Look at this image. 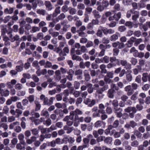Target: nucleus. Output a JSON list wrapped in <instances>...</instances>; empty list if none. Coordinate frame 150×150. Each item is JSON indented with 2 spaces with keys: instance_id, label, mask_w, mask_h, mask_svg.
<instances>
[{
  "instance_id": "f257e3e1",
  "label": "nucleus",
  "mask_w": 150,
  "mask_h": 150,
  "mask_svg": "<svg viewBox=\"0 0 150 150\" xmlns=\"http://www.w3.org/2000/svg\"><path fill=\"white\" fill-rule=\"evenodd\" d=\"M96 5L98 6L97 10L100 12H102L105 8L108 6L109 3L108 1H103L101 4L100 2L98 1L96 3Z\"/></svg>"
},
{
  "instance_id": "f03ea898",
  "label": "nucleus",
  "mask_w": 150,
  "mask_h": 150,
  "mask_svg": "<svg viewBox=\"0 0 150 150\" xmlns=\"http://www.w3.org/2000/svg\"><path fill=\"white\" fill-rule=\"evenodd\" d=\"M9 37L10 38V40L12 42H13L15 41H16V46H18L20 44V42L21 41V40L20 38V37L18 35H16L13 36L12 34L11 33L9 34Z\"/></svg>"
},
{
  "instance_id": "7ed1b4c3",
  "label": "nucleus",
  "mask_w": 150,
  "mask_h": 150,
  "mask_svg": "<svg viewBox=\"0 0 150 150\" xmlns=\"http://www.w3.org/2000/svg\"><path fill=\"white\" fill-rule=\"evenodd\" d=\"M83 103L88 107H92L96 103V100L95 99L86 98L84 100Z\"/></svg>"
},
{
  "instance_id": "20e7f679",
  "label": "nucleus",
  "mask_w": 150,
  "mask_h": 150,
  "mask_svg": "<svg viewBox=\"0 0 150 150\" xmlns=\"http://www.w3.org/2000/svg\"><path fill=\"white\" fill-rule=\"evenodd\" d=\"M69 50L68 47H65L62 50L61 52H60L59 54L60 56H66L67 54L69 53Z\"/></svg>"
},
{
  "instance_id": "39448f33",
  "label": "nucleus",
  "mask_w": 150,
  "mask_h": 150,
  "mask_svg": "<svg viewBox=\"0 0 150 150\" xmlns=\"http://www.w3.org/2000/svg\"><path fill=\"white\" fill-rule=\"evenodd\" d=\"M55 99V98L54 97H51L49 99L47 98L46 99L45 102H44L43 104L44 105H47L50 106L52 104L53 100Z\"/></svg>"
},
{
  "instance_id": "423d86ee",
  "label": "nucleus",
  "mask_w": 150,
  "mask_h": 150,
  "mask_svg": "<svg viewBox=\"0 0 150 150\" xmlns=\"http://www.w3.org/2000/svg\"><path fill=\"white\" fill-rule=\"evenodd\" d=\"M135 39V38L134 37H131L125 44L126 46L128 47H131L132 46L133 42H134Z\"/></svg>"
},
{
  "instance_id": "0eeeda50",
  "label": "nucleus",
  "mask_w": 150,
  "mask_h": 150,
  "mask_svg": "<svg viewBox=\"0 0 150 150\" xmlns=\"http://www.w3.org/2000/svg\"><path fill=\"white\" fill-rule=\"evenodd\" d=\"M137 123L133 121H131L129 123L126 124L125 126V128H129L131 127L132 128H134L137 126Z\"/></svg>"
},
{
  "instance_id": "6e6552de",
  "label": "nucleus",
  "mask_w": 150,
  "mask_h": 150,
  "mask_svg": "<svg viewBox=\"0 0 150 150\" xmlns=\"http://www.w3.org/2000/svg\"><path fill=\"white\" fill-rule=\"evenodd\" d=\"M14 8H13L9 7L5 8L4 13L6 14H11L14 12Z\"/></svg>"
},
{
  "instance_id": "1a4fd4ad",
  "label": "nucleus",
  "mask_w": 150,
  "mask_h": 150,
  "mask_svg": "<svg viewBox=\"0 0 150 150\" xmlns=\"http://www.w3.org/2000/svg\"><path fill=\"white\" fill-rule=\"evenodd\" d=\"M18 138L20 141V143L23 145H25L26 143L24 139V136L23 134L21 133L18 134Z\"/></svg>"
},
{
  "instance_id": "9d476101",
  "label": "nucleus",
  "mask_w": 150,
  "mask_h": 150,
  "mask_svg": "<svg viewBox=\"0 0 150 150\" xmlns=\"http://www.w3.org/2000/svg\"><path fill=\"white\" fill-rule=\"evenodd\" d=\"M47 73V71L46 69H42L41 70L38 69L36 72V74L38 76H40L41 75H45Z\"/></svg>"
},
{
  "instance_id": "9b49d317",
  "label": "nucleus",
  "mask_w": 150,
  "mask_h": 150,
  "mask_svg": "<svg viewBox=\"0 0 150 150\" xmlns=\"http://www.w3.org/2000/svg\"><path fill=\"white\" fill-rule=\"evenodd\" d=\"M40 114L41 116L45 117L46 118L48 117L49 116V113L46 108H44L41 110Z\"/></svg>"
},
{
  "instance_id": "f8f14e48",
  "label": "nucleus",
  "mask_w": 150,
  "mask_h": 150,
  "mask_svg": "<svg viewBox=\"0 0 150 150\" xmlns=\"http://www.w3.org/2000/svg\"><path fill=\"white\" fill-rule=\"evenodd\" d=\"M71 114H72L73 117L74 116H76L78 115H81L83 114V112L78 108L76 109L75 110L71 111Z\"/></svg>"
},
{
  "instance_id": "ddd939ff",
  "label": "nucleus",
  "mask_w": 150,
  "mask_h": 150,
  "mask_svg": "<svg viewBox=\"0 0 150 150\" xmlns=\"http://www.w3.org/2000/svg\"><path fill=\"white\" fill-rule=\"evenodd\" d=\"M137 68H134L133 69V73L135 75H137L139 72H141L142 70V67L139 65H137Z\"/></svg>"
},
{
  "instance_id": "4468645a",
  "label": "nucleus",
  "mask_w": 150,
  "mask_h": 150,
  "mask_svg": "<svg viewBox=\"0 0 150 150\" xmlns=\"http://www.w3.org/2000/svg\"><path fill=\"white\" fill-rule=\"evenodd\" d=\"M99 110L98 112L99 113L103 114L105 113V111L104 109L105 108V105L102 103L98 105Z\"/></svg>"
},
{
  "instance_id": "2eb2a0df",
  "label": "nucleus",
  "mask_w": 150,
  "mask_h": 150,
  "mask_svg": "<svg viewBox=\"0 0 150 150\" xmlns=\"http://www.w3.org/2000/svg\"><path fill=\"white\" fill-rule=\"evenodd\" d=\"M20 123L16 121L11 123L9 125V128L11 129H14L18 125H19Z\"/></svg>"
},
{
  "instance_id": "dca6fc26",
  "label": "nucleus",
  "mask_w": 150,
  "mask_h": 150,
  "mask_svg": "<svg viewBox=\"0 0 150 150\" xmlns=\"http://www.w3.org/2000/svg\"><path fill=\"white\" fill-rule=\"evenodd\" d=\"M105 123L103 121L98 120L94 124V126L96 128L101 127L103 125L105 126Z\"/></svg>"
},
{
  "instance_id": "f3484780",
  "label": "nucleus",
  "mask_w": 150,
  "mask_h": 150,
  "mask_svg": "<svg viewBox=\"0 0 150 150\" xmlns=\"http://www.w3.org/2000/svg\"><path fill=\"white\" fill-rule=\"evenodd\" d=\"M129 52L130 53L133 54L134 56L135 57H137V55L138 54V52L137 50L134 47H132L130 49Z\"/></svg>"
},
{
  "instance_id": "a211bd4d",
  "label": "nucleus",
  "mask_w": 150,
  "mask_h": 150,
  "mask_svg": "<svg viewBox=\"0 0 150 150\" xmlns=\"http://www.w3.org/2000/svg\"><path fill=\"white\" fill-rule=\"evenodd\" d=\"M46 8L48 11H51L52 8V6L50 1H46L45 3Z\"/></svg>"
},
{
  "instance_id": "6ab92c4d",
  "label": "nucleus",
  "mask_w": 150,
  "mask_h": 150,
  "mask_svg": "<svg viewBox=\"0 0 150 150\" xmlns=\"http://www.w3.org/2000/svg\"><path fill=\"white\" fill-rule=\"evenodd\" d=\"M119 33H116L115 34L111 35L110 37V40L111 41H115L117 40L118 38Z\"/></svg>"
},
{
  "instance_id": "aec40b11",
  "label": "nucleus",
  "mask_w": 150,
  "mask_h": 150,
  "mask_svg": "<svg viewBox=\"0 0 150 150\" xmlns=\"http://www.w3.org/2000/svg\"><path fill=\"white\" fill-rule=\"evenodd\" d=\"M115 91L112 88H110L109 89L107 94L109 98H113L114 97V93Z\"/></svg>"
},
{
  "instance_id": "412c9836",
  "label": "nucleus",
  "mask_w": 150,
  "mask_h": 150,
  "mask_svg": "<svg viewBox=\"0 0 150 150\" xmlns=\"http://www.w3.org/2000/svg\"><path fill=\"white\" fill-rule=\"evenodd\" d=\"M74 117L71 114V112H70V115L69 116H66L63 119V120L64 121L67 122L69 121V119H70L71 120H74Z\"/></svg>"
},
{
  "instance_id": "4be33fe9",
  "label": "nucleus",
  "mask_w": 150,
  "mask_h": 150,
  "mask_svg": "<svg viewBox=\"0 0 150 150\" xmlns=\"http://www.w3.org/2000/svg\"><path fill=\"white\" fill-rule=\"evenodd\" d=\"M37 13L38 14L43 16H44L47 14L46 10L43 9H38L37 11Z\"/></svg>"
},
{
  "instance_id": "5701e85b",
  "label": "nucleus",
  "mask_w": 150,
  "mask_h": 150,
  "mask_svg": "<svg viewBox=\"0 0 150 150\" xmlns=\"http://www.w3.org/2000/svg\"><path fill=\"white\" fill-rule=\"evenodd\" d=\"M56 107L58 108H65L67 107V105L65 103H57L55 104Z\"/></svg>"
},
{
  "instance_id": "b1692460",
  "label": "nucleus",
  "mask_w": 150,
  "mask_h": 150,
  "mask_svg": "<svg viewBox=\"0 0 150 150\" xmlns=\"http://www.w3.org/2000/svg\"><path fill=\"white\" fill-rule=\"evenodd\" d=\"M84 76L85 77V79L86 81H88L90 79V76L88 71L87 70H85L83 72Z\"/></svg>"
},
{
  "instance_id": "393cba45",
  "label": "nucleus",
  "mask_w": 150,
  "mask_h": 150,
  "mask_svg": "<svg viewBox=\"0 0 150 150\" xmlns=\"http://www.w3.org/2000/svg\"><path fill=\"white\" fill-rule=\"evenodd\" d=\"M104 142L107 144H109L111 143L112 141V137H108L105 138L104 140Z\"/></svg>"
},
{
  "instance_id": "a878e982",
  "label": "nucleus",
  "mask_w": 150,
  "mask_h": 150,
  "mask_svg": "<svg viewBox=\"0 0 150 150\" xmlns=\"http://www.w3.org/2000/svg\"><path fill=\"white\" fill-rule=\"evenodd\" d=\"M72 59L73 60H76V61H80L81 60L83 61V59L80 57L76 55L75 54H72Z\"/></svg>"
},
{
  "instance_id": "bb28decb",
  "label": "nucleus",
  "mask_w": 150,
  "mask_h": 150,
  "mask_svg": "<svg viewBox=\"0 0 150 150\" xmlns=\"http://www.w3.org/2000/svg\"><path fill=\"white\" fill-rule=\"evenodd\" d=\"M65 17V15L64 13H62L56 18V21L57 22H58L59 20H61L64 19Z\"/></svg>"
},
{
  "instance_id": "cd10ccee",
  "label": "nucleus",
  "mask_w": 150,
  "mask_h": 150,
  "mask_svg": "<svg viewBox=\"0 0 150 150\" xmlns=\"http://www.w3.org/2000/svg\"><path fill=\"white\" fill-rule=\"evenodd\" d=\"M114 10L112 11L113 12H115L116 11H119L120 10V6L119 4H116L113 7Z\"/></svg>"
},
{
  "instance_id": "c85d7f7f",
  "label": "nucleus",
  "mask_w": 150,
  "mask_h": 150,
  "mask_svg": "<svg viewBox=\"0 0 150 150\" xmlns=\"http://www.w3.org/2000/svg\"><path fill=\"white\" fill-rule=\"evenodd\" d=\"M139 12L137 11L134 12V15H132V18L133 20L136 21L139 18Z\"/></svg>"
},
{
  "instance_id": "c756f323",
  "label": "nucleus",
  "mask_w": 150,
  "mask_h": 150,
  "mask_svg": "<svg viewBox=\"0 0 150 150\" xmlns=\"http://www.w3.org/2000/svg\"><path fill=\"white\" fill-rule=\"evenodd\" d=\"M121 13L120 12H119L117 13H115L114 15V18L115 20L116 21H118L121 18Z\"/></svg>"
},
{
  "instance_id": "7c9ffc66",
  "label": "nucleus",
  "mask_w": 150,
  "mask_h": 150,
  "mask_svg": "<svg viewBox=\"0 0 150 150\" xmlns=\"http://www.w3.org/2000/svg\"><path fill=\"white\" fill-rule=\"evenodd\" d=\"M106 66L104 64H102L100 65V68L101 70V72L102 73L106 74L107 73V70L105 69Z\"/></svg>"
},
{
  "instance_id": "2f4dec72",
  "label": "nucleus",
  "mask_w": 150,
  "mask_h": 150,
  "mask_svg": "<svg viewBox=\"0 0 150 150\" xmlns=\"http://www.w3.org/2000/svg\"><path fill=\"white\" fill-rule=\"evenodd\" d=\"M142 80L143 82H145L148 80V73H143L142 75Z\"/></svg>"
},
{
  "instance_id": "473e14b6",
  "label": "nucleus",
  "mask_w": 150,
  "mask_h": 150,
  "mask_svg": "<svg viewBox=\"0 0 150 150\" xmlns=\"http://www.w3.org/2000/svg\"><path fill=\"white\" fill-rule=\"evenodd\" d=\"M52 123V121L49 118L44 121L43 124L47 127H48Z\"/></svg>"
},
{
  "instance_id": "72a5a7b5",
  "label": "nucleus",
  "mask_w": 150,
  "mask_h": 150,
  "mask_svg": "<svg viewBox=\"0 0 150 150\" xmlns=\"http://www.w3.org/2000/svg\"><path fill=\"white\" fill-rule=\"evenodd\" d=\"M34 103L35 105V110L36 111H38L40 109L41 105L38 101H35Z\"/></svg>"
},
{
  "instance_id": "f704fd0d",
  "label": "nucleus",
  "mask_w": 150,
  "mask_h": 150,
  "mask_svg": "<svg viewBox=\"0 0 150 150\" xmlns=\"http://www.w3.org/2000/svg\"><path fill=\"white\" fill-rule=\"evenodd\" d=\"M89 139L88 138H84L83 139V142L84 144V146H87V148L89 146Z\"/></svg>"
},
{
  "instance_id": "c9c22d12",
  "label": "nucleus",
  "mask_w": 150,
  "mask_h": 150,
  "mask_svg": "<svg viewBox=\"0 0 150 150\" xmlns=\"http://www.w3.org/2000/svg\"><path fill=\"white\" fill-rule=\"evenodd\" d=\"M93 13L96 18H99L101 17V16L99 14V12L96 10H93Z\"/></svg>"
},
{
  "instance_id": "e433bc0d",
  "label": "nucleus",
  "mask_w": 150,
  "mask_h": 150,
  "mask_svg": "<svg viewBox=\"0 0 150 150\" xmlns=\"http://www.w3.org/2000/svg\"><path fill=\"white\" fill-rule=\"evenodd\" d=\"M138 7L139 9L141 8H144L146 6V4L145 2H144L143 1H140L138 3Z\"/></svg>"
},
{
  "instance_id": "4c0bfd02",
  "label": "nucleus",
  "mask_w": 150,
  "mask_h": 150,
  "mask_svg": "<svg viewBox=\"0 0 150 150\" xmlns=\"http://www.w3.org/2000/svg\"><path fill=\"white\" fill-rule=\"evenodd\" d=\"M83 101V99L81 97L78 98L76 100V105L77 107H78L79 105L81 104Z\"/></svg>"
},
{
  "instance_id": "58836bf2",
  "label": "nucleus",
  "mask_w": 150,
  "mask_h": 150,
  "mask_svg": "<svg viewBox=\"0 0 150 150\" xmlns=\"http://www.w3.org/2000/svg\"><path fill=\"white\" fill-rule=\"evenodd\" d=\"M40 30V28L38 27L33 26L32 28V29L30 31L31 33H34Z\"/></svg>"
},
{
  "instance_id": "ea45409f",
  "label": "nucleus",
  "mask_w": 150,
  "mask_h": 150,
  "mask_svg": "<svg viewBox=\"0 0 150 150\" xmlns=\"http://www.w3.org/2000/svg\"><path fill=\"white\" fill-rule=\"evenodd\" d=\"M75 119L76 120H77L80 123L83 122L84 121V118L83 117H79L78 115H76L75 116Z\"/></svg>"
},
{
  "instance_id": "a19ab883",
  "label": "nucleus",
  "mask_w": 150,
  "mask_h": 150,
  "mask_svg": "<svg viewBox=\"0 0 150 150\" xmlns=\"http://www.w3.org/2000/svg\"><path fill=\"white\" fill-rule=\"evenodd\" d=\"M27 98L28 99V101H29L30 103H31L34 101V96L33 95H30L29 97H28Z\"/></svg>"
},
{
  "instance_id": "79ce46f5",
  "label": "nucleus",
  "mask_w": 150,
  "mask_h": 150,
  "mask_svg": "<svg viewBox=\"0 0 150 150\" xmlns=\"http://www.w3.org/2000/svg\"><path fill=\"white\" fill-rule=\"evenodd\" d=\"M21 143L18 144L16 146V148L20 150H24L25 149V146H22Z\"/></svg>"
},
{
  "instance_id": "37998d69",
  "label": "nucleus",
  "mask_w": 150,
  "mask_h": 150,
  "mask_svg": "<svg viewBox=\"0 0 150 150\" xmlns=\"http://www.w3.org/2000/svg\"><path fill=\"white\" fill-rule=\"evenodd\" d=\"M23 87V85L20 83L16 84L15 86V88L16 90H20Z\"/></svg>"
},
{
  "instance_id": "c03bdc74",
  "label": "nucleus",
  "mask_w": 150,
  "mask_h": 150,
  "mask_svg": "<svg viewBox=\"0 0 150 150\" xmlns=\"http://www.w3.org/2000/svg\"><path fill=\"white\" fill-rule=\"evenodd\" d=\"M130 62L132 65L134 66L137 64V59L132 57L131 58Z\"/></svg>"
},
{
  "instance_id": "a18cd8bd",
  "label": "nucleus",
  "mask_w": 150,
  "mask_h": 150,
  "mask_svg": "<svg viewBox=\"0 0 150 150\" xmlns=\"http://www.w3.org/2000/svg\"><path fill=\"white\" fill-rule=\"evenodd\" d=\"M26 45L27 46H29L30 49L33 50H34L36 47V45L32 44L30 43H27Z\"/></svg>"
},
{
  "instance_id": "49530a36",
  "label": "nucleus",
  "mask_w": 150,
  "mask_h": 150,
  "mask_svg": "<svg viewBox=\"0 0 150 150\" xmlns=\"http://www.w3.org/2000/svg\"><path fill=\"white\" fill-rule=\"evenodd\" d=\"M77 33H78L79 35L81 37H84L87 36L86 33L83 31L77 30Z\"/></svg>"
},
{
  "instance_id": "de8ad7c7",
  "label": "nucleus",
  "mask_w": 150,
  "mask_h": 150,
  "mask_svg": "<svg viewBox=\"0 0 150 150\" xmlns=\"http://www.w3.org/2000/svg\"><path fill=\"white\" fill-rule=\"evenodd\" d=\"M0 93L1 94L2 96H7L9 95V91L8 90L5 89L4 90H3V91L2 93Z\"/></svg>"
},
{
  "instance_id": "09e8293b",
  "label": "nucleus",
  "mask_w": 150,
  "mask_h": 150,
  "mask_svg": "<svg viewBox=\"0 0 150 150\" xmlns=\"http://www.w3.org/2000/svg\"><path fill=\"white\" fill-rule=\"evenodd\" d=\"M126 78L128 81H131L132 79V75L130 74H127L126 76Z\"/></svg>"
},
{
  "instance_id": "8fccbe9b",
  "label": "nucleus",
  "mask_w": 150,
  "mask_h": 150,
  "mask_svg": "<svg viewBox=\"0 0 150 150\" xmlns=\"http://www.w3.org/2000/svg\"><path fill=\"white\" fill-rule=\"evenodd\" d=\"M32 78L33 80L36 83L39 81V79L35 75L33 74L32 75Z\"/></svg>"
},
{
  "instance_id": "3c124183",
  "label": "nucleus",
  "mask_w": 150,
  "mask_h": 150,
  "mask_svg": "<svg viewBox=\"0 0 150 150\" xmlns=\"http://www.w3.org/2000/svg\"><path fill=\"white\" fill-rule=\"evenodd\" d=\"M102 30L100 28V27L99 28L97 32L96 33V35L97 36L99 37H102L103 35V33L102 32Z\"/></svg>"
},
{
  "instance_id": "603ef678",
  "label": "nucleus",
  "mask_w": 150,
  "mask_h": 150,
  "mask_svg": "<svg viewBox=\"0 0 150 150\" xmlns=\"http://www.w3.org/2000/svg\"><path fill=\"white\" fill-rule=\"evenodd\" d=\"M52 66V63L49 61L46 62L45 65V68H49L51 67Z\"/></svg>"
},
{
  "instance_id": "864d4df0",
  "label": "nucleus",
  "mask_w": 150,
  "mask_h": 150,
  "mask_svg": "<svg viewBox=\"0 0 150 150\" xmlns=\"http://www.w3.org/2000/svg\"><path fill=\"white\" fill-rule=\"evenodd\" d=\"M107 75L105 76H108L109 78H112L113 77L114 74L113 71L107 72Z\"/></svg>"
},
{
  "instance_id": "5fc2aeb1",
  "label": "nucleus",
  "mask_w": 150,
  "mask_h": 150,
  "mask_svg": "<svg viewBox=\"0 0 150 150\" xmlns=\"http://www.w3.org/2000/svg\"><path fill=\"white\" fill-rule=\"evenodd\" d=\"M91 120V117L89 116L86 117L84 118V121L86 123H89L90 122Z\"/></svg>"
},
{
  "instance_id": "6e6d98bb",
  "label": "nucleus",
  "mask_w": 150,
  "mask_h": 150,
  "mask_svg": "<svg viewBox=\"0 0 150 150\" xmlns=\"http://www.w3.org/2000/svg\"><path fill=\"white\" fill-rule=\"evenodd\" d=\"M74 86L76 89H77L79 88L80 83L77 81H75L74 83Z\"/></svg>"
},
{
  "instance_id": "4d7b16f0",
  "label": "nucleus",
  "mask_w": 150,
  "mask_h": 150,
  "mask_svg": "<svg viewBox=\"0 0 150 150\" xmlns=\"http://www.w3.org/2000/svg\"><path fill=\"white\" fill-rule=\"evenodd\" d=\"M32 134L35 135H37L39 133L38 130L37 128H34L31 130Z\"/></svg>"
},
{
  "instance_id": "13d9d810",
  "label": "nucleus",
  "mask_w": 150,
  "mask_h": 150,
  "mask_svg": "<svg viewBox=\"0 0 150 150\" xmlns=\"http://www.w3.org/2000/svg\"><path fill=\"white\" fill-rule=\"evenodd\" d=\"M134 35L137 37H139L141 35V32L140 30L135 31L134 32Z\"/></svg>"
},
{
  "instance_id": "bf43d9fd",
  "label": "nucleus",
  "mask_w": 150,
  "mask_h": 150,
  "mask_svg": "<svg viewBox=\"0 0 150 150\" xmlns=\"http://www.w3.org/2000/svg\"><path fill=\"white\" fill-rule=\"evenodd\" d=\"M114 144L115 145L118 146L121 144V142L120 139H116L115 140Z\"/></svg>"
},
{
  "instance_id": "052dcab7",
  "label": "nucleus",
  "mask_w": 150,
  "mask_h": 150,
  "mask_svg": "<svg viewBox=\"0 0 150 150\" xmlns=\"http://www.w3.org/2000/svg\"><path fill=\"white\" fill-rule=\"evenodd\" d=\"M25 91H20L18 92L17 95L19 96H23L25 95Z\"/></svg>"
},
{
  "instance_id": "680f3d73",
  "label": "nucleus",
  "mask_w": 150,
  "mask_h": 150,
  "mask_svg": "<svg viewBox=\"0 0 150 150\" xmlns=\"http://www.w3.org/2000/svg\"><path fill=\"white\" fill-rule=\"evenodd\" d=\"M150 86L149 84H146L142 87V89L144 91H147L150 88Z\"/></svg>"
},
{
  "instance_id": "e2e57ef3",
  "label": "nucleus",
  "mask_w": 150,
  "mask_h": 150,
  "mask_svg": "<svg viewBox=\"0 0 150 150\" xmlns=\"http://www.w3.org/2000/svg\"><path fill=\"white\" fill-rule=\"evenodd\" d=\"M37 38L39 40H42L43 39L44 37L43 34L42 33H39L37 34Z\"/></svg>"
},
{
  "instance_id": "0e129e2a",
  "label": "nucleus",
  "mask_w": 150,
  "mask_h": 150,
  "mask_svg": "<svg viewBox=\"0 0 150 150\" xmlns=\"http://www.w3.org/2000/svg\"><path fill=\"white\" fill-rule=\"evenodd\" d=\"M132 12L133 10L132 9H130L127 11L126 13V17L128 18H129L130 17Z\"/></svg>"
},
{
  "instance_id": "69168bd1",
  "label": "nucleus",
  "mask_w": 150,
  "mask_h": 150,
  "mask_svg": "<svg viewBox=\"0 0 150 150\" xmlns=\"http://www.w3.org/2000/svg\"><path fill=\"white\" fill-rule=\"evenodd\" d=\"M66 44V40H64L60 42L59 43V47H60V48H62Z\"/></svg>"
},
{
  "instance_id": "338daca9",
  "label": "nucleus",
  "mask_w": 150,
  "mask_h": 150,
  "mask_svg": "<svg viewBox=\"0 0 150 150\" xmlns=\"http://www.w3.org/2000/svg\"><path fill=\"white\" fill-rule=\"evenodd\" d=\"M126 30V28L125 26L122 25L120 26L118 28V30L120 32H123Z\"/></svg>"
},
{
  "instance_id": "774afa93",
  "label": "nucleus",
  "mask_w": 150,
  "mask_h": 150,
  "mask_svg": "<svg viewBox=\"0 0 150 150\" xmlns=\"http://www.w3.org/2000/svg\"><path fill=\"white\" fill-rule=\"evenodd\" d=\"M125 24L126 26L128 27L129 28H132L133 27L132 23L131 21H127Z\"/></svg>"
}]
</instances>
